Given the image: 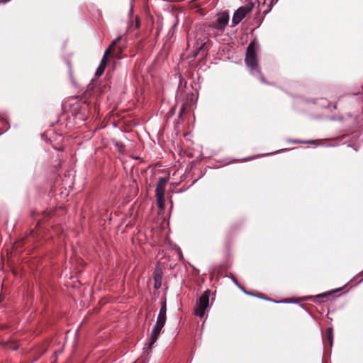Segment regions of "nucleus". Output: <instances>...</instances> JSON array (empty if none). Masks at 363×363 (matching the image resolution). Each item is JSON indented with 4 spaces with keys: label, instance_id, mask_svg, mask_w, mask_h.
I'll return each instance as SVG.
<instances>
[{
    "label": "nucleus",
    "instance_id": "nucleus-1",
    "mask_svg": "<svg viewBox=\"0 0 363 363\" xmlns=\"http://www.w3.org/2000/svg\"><path fill=\"white\" fill-rule=\"evenodd\" d=\"M166 313H167V303L166 300H164L162 303L161 308L160 309L159 314L157 318V321L153 327L151 333L148 337L147 346L151 348L155 342L158 339L161 330L166 323Z\"/></svg>",
    "mask_w": 363,
    "mask_h": 363
},
{
    "label": "nucleus",
    "instance_id": "nucleus-2",
    "mask_svg": "<svg viewBox=\"0 0 363 363\" xmlns=\"http://www.w3.org/2000/svg\"><path fill=\"white\" fill-rule=\"evenodd\" d=\"M245 62L247 67L250 69L252 74L259 77L262 82H265L264 77L261 75L260 69L257 64V50L253 42H251L247 48Z\"/></svg>",
    "mask_w": 363,
    "mask_h": 363
},
{
    "label": "nucleus",
    "instance_id": "nucleus-3",
    "mask_svg": "<svg viewBox=\"0 0 363 363\" xmlns=\"http://www.w3.org/2000/svg\"><path fill=\"white\" fill-rule=\"evenodd\" d=\"M210 291L206 290L196 301L194 314L199 318H203L206 311L209 307Z\"/></svg>",
    "mask_w": 363,
    "mask_h": 363
},
{
    "label": "nucleus",
    "instance_id": "nucleus-4",
    "mask_svg": "<svg viewBox=\"0 0 363 363\" xmlns=\"http://www.w3.org/2000/svg\"><path fill=\"white\" fill-rule=\"evenodd\" d=\"M121 37H118L116 38L112 43L108 46V48L105 50L103 58L101 60V62L96 71L95 75L96 76H101L106 67L107 65V56L110 55L113 50L115 45L121 40Z\"/></svg>",
    "mask_w": 363,
    "mask_h": 363
},
{
    "label": "nucleus",
    "instance_id": "nucleus-5",
    "mask_svg": "<svg viewBox=\"0 0 363 363\" xmlns=\"http://www.w3.org/2000/svg\"><path fill=\"white\" fill-rule=\"evenodd\" d=\"M252 4L250 6H241L237 9L232 18V26L238 25L248 13L252 11Z\"/></svg>",
    "mask_w": 363,
    "mask_h": 363
},
{
    "label": "nucleus",
    "instance_id": "nucleus-6",
    "mask_svg": "<svg viewBox=\"0 0 363 363\" xmlns=\"http://www.w3.org/2000/svg\"><path fill=\"white\" fill-rule=\"evenodd\" d=\"M229 21V14L228 12L224 11L221 13L217 19V21L214 26L216 29L223 30Z\"/></svg>",
    "mask_w": 363,
    "mask_h": 363
},
{
    "label": "nucleus",
    "instance_id": "nucleus-7",
    "mask_svg": "<svg viewBox=\"0 0 363 363\" xmlns=\"http://www.w3.org/2000/svg\"><path fill=\"white\" fill-rule=\"evenodd\" d=\"M167 182V179L166 178L160 177L159 179L155 189L156 197L164 196V188Z\"/></svg>",
    "mask_w": 363,
    "mask_h": 363
},
{
    "label": "nucleus",
    "instance_id": "nucleus-8",
    "mask_svg": "<svg viewBox=\"0 0 363 363\" xmlns=\"http://www.w3.org/2000/svg\"><path fill=\"white\" fill-rule=\"evenodd\" d=\"M325 338L328 340L330 345L332 346L333 342V334L332 328H328L326 330Z\"/></svg>",
    "mask_w": 363,
    "mask_h": 363
},
{
    "label": "nucleus",
    "instance_id": "nucleus-9",
    "mask_svg": "<svg viewBox=\"0 0 363 363\" xmlns=\"http://www.w3.org/2000/svg\"><path fill=\"white\" fill-rule=\"evenodd\" d=\"M158 207L161 209L164 207V196L157 197Z\"/></svg>",
    "mask_w": 363,
    "mask_h": 363
},
{
    "label": "nucleus",
    "instance_id": "nucleus-10",
    "mask_svg": "<svg viewBox=\"0 0 363 363\" xmlns=\"http://www.w3.org/2000/svg\"><path fill=\"white\" fill-rule=\"evenodd\" d=\"M133 1L134 0H130V14H131L133 13Z\"/></svg>",
    "mask_w": 363,
    "mask_h": 363
},
{
    "label": "nucleus",
    "instance_id": "nucleus-11",
    "mask_svg": "<svg viewBox=\"0 0 363 363\" xmlns=\"http://www.w3.org/2000/svg\"><path fill=\"white\" fill-rule=\"evenodd\" d=\"M238 287L245 294H250V293L247 292L244 287H242L240 284L238 285Z\"/></svg>",
    "mask_w": 363,
    "mask_h": 363
},
{
    "label": "nucleus",
    "instance_id": "nucleus-12",
    "mask_svg": "<svg viewBox=\"0 0 363 363\" xmlns=\"http://www.w3.org/2000/svg\"><path fill=\"white\" fill-rule=\"evenodd\" d=\"M232 280L235 284V285H237L238 286V285L240 284L238 282V281L234 277H232Z\"/></svg>",
    "mask_w": 363,
    "mask_h": 363
},
{
    "label": "nucleus",
    "instance_id": "nucleus-13",
    "mask_svg": "<svg viewBox=\"0 0 363 363\" xmlns=\"http://www.w3.org/2000/svg\"><path fill=\"white\" fill-rule=\"evenodd\" d=\"M10 0H0V3H3V4H5L8 1H9Z\"/></svg>",
    "mask_w": 363,
    "mask_h": 363
},
{
    "label": "nucleus",
    "instance_id": "nucleus-14",
    "mask_svg": "<svg viewBox=\"0 0 363 363\" xmlns=\"http://www.w3.org/2000/svg\"><path fill=\"white\" fill-rule=\"evenodd\" d=\"M325 296H326V294H322L318 295V297H324Z\"/></svg>",
    "mask_w": 363,
    "mask_h": 363
},
{
    "label": "nucleus",
    "instance_id": "nucleus-15",
    "mask_svg": "<svg viewBox=\"0 0 363 363\" xmlns=\"http://www.w3.org/2000/svg\"><path fill=\"white\" fill-rule=\"evenodd\" d=\"M117 49H118V52H119V53H121V52H122V48H118Z\"/></svg>",
    "mask_w": 363,
    "mask_h": 363
},
{
    "label": "nucleus",
    "instance_id": "nucleus-16",
    "mask_svg": "<svg viewBox=\"0 0 363 363\" xmlns=\"http://www.w3.org/2000/svg\"><path fill=\"white\" fill-rule=\"evenodd\" d=\"M179 256L181 257L182 256V252H181L180 249H179Z\"/></svg>",
    "mask_w": 363,
    "mask_h": 363
},
{
    "label": "nucleus",
    "instance_id": "nucleus-17",
    "mask_svg": "<svg viewBox=\"0 0 363 363\" xmlns=\"http://www.w3.org/2000/svg\"><path fill=\"white\" fill-rule=\"evenodd\" d=\"M136 26L139 27V22L138 21L136 22Z\"/></svg>",
    "mask_w": 363,
    "mask_h": 363
},
{
    "label": "nucleus",
    "instance_id": "nucleus-18",
    "mask_svg": "<svg viewBox=\"0 0 363 363\" xmlns=\"http://www.w3.org/2000/svg\"><path fill=\"white\" fill-rule=\"evenodd\" d=\"M302 143H307L308 142L303 141V142H302Z\"/></svg>",
    "mask_w": 363,
    "mask_h": 363
}]
</instances>
